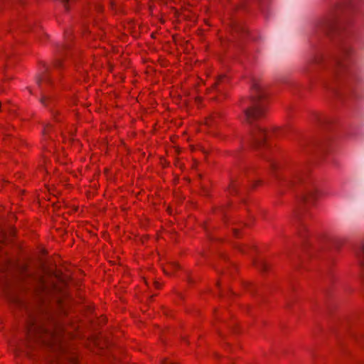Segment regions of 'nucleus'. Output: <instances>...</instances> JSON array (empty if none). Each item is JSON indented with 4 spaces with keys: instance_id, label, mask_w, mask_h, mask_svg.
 <instances>
[{
    "instance_id": "1",
    "label": "nucleus",
    "mask_w": 364,
    "mask_h": 364,
    "mask_svg": "<svg viewBox=\"0 0 364 364\" xmlns=\"http://www.w3.org/2000/svg\"><path fill=\"white\" fill-rule=\"evenodd\" d=\"M28 337L53 349L60 350L63 342L72 335L63 323L54 322L49 328L33 326L29 330Z\"/></svg>"
},
{
    "instance_id": "2",
    "label": "nucleus",
    "mask_w": 364,
    "mask_h": 364,
    "mask_svg": "<svg viewBox=\"0 0 364 364\" xmlns=\"http://www.w3.org/2000/svg\"><path fill=\"white\" fill-rule=\"evenodd\" d=\"M252 95V105L246 109L244 113L245 120L250 124L264 115L268 105L267 94L259 82L253 83Z\"/></svg>"
},
{
    "instance_id": "3",
    "label": "nucleus",
    "mask_w": 364,
    "mask_h": 364,
    "mask_svg": "<svg viewBox=\"0 0 364 364\" xmlns=\"http://www.w3.org/2000/svg\"><path fill=\"white\" fill-rule=\"evenodd\" d=\"M319 192L317 188L313 185H307L304 194L302 196V201L305 205H311L318 198Z\"/></svg>"
},
{
    "instance_id": "4",
    "label": "nucleus",
    "mask_w": 364,
    "mask_h": 364,
    "mask_svg": "<svg viewBox=\"0 0 364 364\" xmlns=\"http://www.w3.org/2000/svg\"><path fill=\"white\" fill-rule=\"evenodd\" d=\"M257 135H255L254 137L256 142L258 143V144H261L265 141L266 138L267 137V132L264 129L261 127H259L257 129Z\"/></svg>"
},
{
    "instance_id": "5",
    "label": "nucleus",
    "mask_w": 364,
    "mask_h": 364,
    "mask_svg": "<svg viewBox=\"0 0 364 364\" xmlns=\"http://www.w3.org/2000/svg\"><path fill=\"white\" fill-rule=\"evenodd\" d=\"M38 83L42 89H44V87L51 84L50 76L47 73L44 74L43 77L38 80Z\"/></svg>"
},
{
    "instance_id": "6",
    "label": "nucleus",
    "mask_w": 364,
    "mask_h": 364,
    "mask_svg": "<svg viewBox=\"0 0 364 364\" xmlns=\"http://www.w3.org/2000/svg\"><path fill=\"white\" fill-rule=\"evenodd\" d=\"M304 178L301 173H295L291 176L290 179V183L294 184L297 183H303L304 182Z\"/></svg>"
},
{
    "instance_id": "7",
    "label": "nucleus",
    "mask_w": 364,
    "mask_h": 364,
    "mask_svg": "<svg viewBox=\"0 0 364 364\" xmlns=\"http://www.w3.org/2000/svg\"><path fill=\"white\" fill-rule=\"evenodd\" d=\"M227 80H228V77L226 75H220L218 78L216 82L215 83V88H219L220 85Z\"/></svg>"
},
{
    "instance_id": "8",
    "label": "nucleus",
    "mask_w": 364,
    "mask_h": 364,
    "mask_svg": "<svg viewBox=\"0 0 364 364\" xmlns=\"http://www.w3.org/2000/svg\"><path fill=\"white\" fill-rule=\"evenodd\" d=\"M60 50H59V54H58V58L55 60V63H54V66L56 68H59L62 66V58H61V54L60 53Z\"/></svg>"
},
{
    "instance_id": "9",
    "label": "nucleus",
    "mask_w": 364,
    "mask_h": 364,
    "mask_svg": "<svg viewBox=\"0 0 364 364\" xmlns=\"http://www.w3.org/2000/svg\"><path fill=\"white\" fill-rule=\"evenodd\" d=\"M169 267H173L174 269H177L178 268V264H173H173H170L167 267L164 268V272L167 275H170L171 274V272L168 269Z\"/></svg>"
},
{
    "instance_id": "10",
    "label": "nucleus",
    "mask_w": 364,
    "mask_h": 364,
    "mask_svg": "<svg viewBox=\"0 0 364 364\" xmlns=\"http://www.w3.org/2000/svg\"><path fill=\"white\" fill-rule=\"evenodd\" d=\"M109 8L114 11H117V1L116 0H110L109 1Z\"/></svg>"
},
{
    "instance_id": "11",
    "label": "nucleus",
    "mask_w": 364,
    "mask_h": 364,
    "mask_svg": "<svg viewBox=\"0 0 364 364\" xmlns=\"http://www.w3.org/2000/svg\"><path fill=\"white\" fill-rule=\"evenodd\" d=\"M47 100H48V97L46 95H43L41 99V102L42 103V105L46 106L47 105Z\"/></svg>"
},
{
    "instance_id": "12",
    "label": "nucleus",
    "mask_w": 364,
    "mask_h": 364,
    "mask_svg": "<svg viewBox=\"0 0 364 364\" xmlns=\"http://www.w3.org/2000/svg\"><path fill=\"white\" fill-rule=\"evenodd\" d=\"M50 125H47L46 127H45L43 130V134L44 136L48 134L49 133V132H50Z\"/></svg>"
},
{
    "instance_id": "13",
    "label": "nucleus",
    "mask_w": 364,
    "mask_h": 364,
    "mask_svg": "<svg viewBox=\"0 0 364 364\" xmlns=\"http://www.w3.org/2000/svg\"><path fill=\"white\" fill-rule=\"evenodd\" d=\"M95 9L97 11V12H100L102 11V6H101V4L100 3H97L95 5Z\"/></svg>"
},
{
    "instance_id": "14",
    "label": "nucleus",
    "mask_w": 364,
    "mask_h": 364,
    "mask_svg": "<svg viewBox=\"0 0 364 364\" xmlns=\"http://www.w3.org/2000/svg\"><path fill=\"white\" fill-rule=\"evenodd\" d=\"M161 364H176V363L172 360H168V359H164V360H161Z\"/></svg>"
},
{
    "instance_id": "15",
    "label": "nucleus",
    "mask_w": 364,
    "mask_h": 364,
    "mask_svg": "<svg viewBox=\"0 0 364 364\" xmlns=\"http://www.w3.org/2000/svg\"><path fill=\"white\" fill-rule=\"evenodd\" d=\"M33 32L34 33H36V34L38 35V36H40V33L41 32V30L40 28H36V29H33Z\"/></svg>"
},
{
    "instance_id": "16",
    "label": "nucleus",
    "mask_w": 364,
    "mask_h": 364,
    "mask_svg": "<svg viewBox=\"0 0 364 364\" xmlns=\"http://www.w3.org/2000/svg\"><path fill=\"white\" fill-rule=\"evenodd\" d=\"M211 120H212L211 119H207V120H206V122H205V123H206V124H207L208 126H211V123H212V121H211Z\"/></svg>"
},
{
    "instance_id": "17",
    "label": "nucleus",
    "mask_w": 364,
    "mask_h": 364,
    "mask_svg": "<svg viewBox=\"0 0 364 364\" xmlns=\"http://www.w3.org/2000/svg\"><path fill=\"white\" fill-rule=\"evenodd\" d=\"M361 255H362V257H363V259H364V244H363V246H362Z\"/></svg>"
},
{
    "instance_id": "18",
    "label": "nucleus",
    "mask_w": 364,
    "mask_h": 364,
    "mask_svg": "<svg viewBox=\"0 0 364 364\" xmlns=\"http://www.w3.org/2000/svg\"><path fill=\"white\" fill-rule=\"evenodd\" d=\"M154 284L156 286V288H159V284L158 282H154Z\"/></svg>"
},
{
    "instance_id": "19",
    "label": "nucleus",
    "mask_w": 364,
    "mask_h": 364,
    "mask_svg": "<svg viewBox=\"0 0 364 364\" xmlns=\"http://www.w3.org/2000/svg\"><path fill=\"white\" fill-rule=\"evenodd\" d=\"M235 235L237 236V232L236 230L235 231Z\"/></svg>"
},
{
    "instance_id": "20",
    "label": "nucleus",
    "mask_w": 364,
    "mask_h": 364,
    "mask_svg": "<svg viewBox=\"0 0 364 364\" xmlns=\"http://www.w3.org/2000/svg\"><path fill=\"white\" fill-rule=\"evenodd\" d=\"M279 130H280V129H279V128H277V129H276V131H277V132H279Z\"/></svg>"
}]
</instances>
